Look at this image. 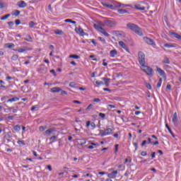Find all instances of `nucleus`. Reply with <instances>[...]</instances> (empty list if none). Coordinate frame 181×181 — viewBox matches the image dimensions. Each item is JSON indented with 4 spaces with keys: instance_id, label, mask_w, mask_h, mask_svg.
<instances>
[{
    "instance_id": "34",
    "label": "nucleus",
    "mask_w": 181,
    "mask_h": 181,
    "mask_svg": "<svg viewBox=\"0 0 181 181\" xmlns=\"http://www.w3.org/2000/svg\"><path fill=\"white\" fill-rule=\"evenodd\" d=\"M18 59H19V56L18 54H13L11 57V60H13V62H16V60H18Z\"/></svg>"
},
{
    "instance_id": "57",
    "label": "nucleus",
    "mask_w": 181,
    "mask_h": 181,
    "mask_svg": "<svg viewBox=\"0 0 181 181\" xmlns=\"http://www.w3.org/2000/svg\"><path fill=\"white\" fill-rule=\"evenodd\" d=\"M119 145L116 144L115 146V153H117V152H118V148H119Z\"/></svg>"
},
{
    "instance_id": "22",
    "label": "nucleus",
    "mask_w": 181,
    "mask_h": 181,
    "mask_svg": "<svg viewBox=\"0 0 181 181\" xmlns=\"http://www.w3.org/2000/svg\"><path fill=\"white\" fill-rule=\"evenodd\" d=\"M116 8H121V6H126V7H131V5L129 4H121V3H116V5H115Z\"/></svg>"
},
{
    "instance_id": "9",
    "label": "nucleus",
    "mask_w": 181,
    "mask_h": 181,
    "mask_svg": "<svg viewBox=\"0 0 181 181\" xmlns=\"http://www.w3.org/2000/svg\"><path fill=\"white\" fill-rule=\"evenodd\" d=\"M157 71L160 74V76L163 77V78H166V73L165 72V71H163V69L157 67Z\"/></svg>"
},
{
    "instance_id": "38",
    "label": "nucleus",
    "mask_w": 181,
    "mask_h": 181,
    "mask_svg": "<svg viewBox=\"0 0 181 181\" xmlns=\"http://www.w3.org/2000/svg\"><path fill=\"white\" fill-rule=\"evenodd\" d=\"M163 63H164L165 64H170V60H169V58L165 57L163 61Z\"/></svg>"
},
{
    "instance_id": "40",
    "label": "nucleus",
    "mask_w": 181,
    "mask_h": 181,
    "mask_svg": "<svg viewBox=\"0 0 181 181\" xmlns=\"http://www.w3.org/2000/svg\"><path fill=\"white\" fill-rule=\"evenodd\" d=\"M7 109H5V112H12V110H13V107H8L6 106Z\"/></svg>"
},
{
    "instance_id": "37",
    "label": "nucleus",
    "mask_w": 181,
    "mask_h": 181,
    "mask_svg": "<svg viewBox=\"0 0 181 181\" xmlns=\"http://www.w3.org/2000/svg\"><path fill=\"white\" fill-rule=\"evenodd\" d=\"M39 108H40L39 105H35L32 107L31 111H35V110L37 111V110H39Z\"/></svg>"
},
{
    "instance_id": "63",
    "label": "nucleus",
    "mask_w": 181,
    "mask_h": 181,
    "mask_svg": "<svg viewBox=\"0 0 181 181\" xmlns=\"http://www.w3.org/2000/svg\"><path fill=\"white\" fill-rule=\"evenodd\" d=\"M146 144H148V141L146 140L143 141V142L141 143V146H145Z\"/></svg>"
},
{
    "instance_id": "62",
    "label": "nucleus",
    "mask_w": 181,
    "mask_h": 181,
    "mask_svg": "<svg viewBox=\"0 0 181 181\" xmlns=\"http://www.w3.org/2000/svg\"><path fill=\"white\" fill-rule=\"evenodd\" d=\"M99 117H100V118H105V114H104V113H99Z\"/></svg>"
},
{
    "instance_id": "32",
    "label": "nucleus",
    "mask_w": 181,
    "mask_h": 181,
    "mask_svg": "<svg viewBox=\"0 0 181 181\" xmlns=\"http://www.w3.org/2000/svg\"><path fill=\"white\" fill-rule=\"evenodd\" d=\"M64 22L67 23H73V25H76V22L71 20V19H66L64 20Z\"/></svg>"
},
{
    "instance_id": "56",
    "label": "nucleus",
    "mask_w": 181,
    "mask_h": 181,
    "mask_svg": "<svg viewBox=\"0 0 181 181\" xmlns=\"http://www.w3.org/2000/svg\"><path fill=\"white\" fill-rule=\"evenodd\" d=\"M15 117L13 116H8L7 117V119H8V121H13Z\"/></svg>"
},
{
    "instance_id": "13",
    "label": "nucleus",
    "mask_w": 181,
    "mask_h": 181,
    "mask_svg": "<svg viewBox=\"0 0 181 181\" xmlns=\"http://www.w3.org/2000/svg\"><path fill=\"white\" fill-rule=\"evenodd\" d=\"M53 132H56V130L54 128H51L45 131V135H46V136H49Z\"/></svg>"
},
{
    "instance_id": "27",
    "label": "nucleus",
    "mask_w": 181,
    "mask_h": 181,
    "mask_svg": "<svg viewBox=\"0 0 181 181\" xmlns=\"http://www.w3.org/2000/svg\"><path fill=\"white\" fill-rule=\"evenodd\" d=\"M118 13H120L121 15H124V13H128V11L125 10V9H118L117 10Z\"/></svg>"
},
{
    "instance_id": "23",
    "label": "nucleus",
    "mask_w": 181,
    "mask_h": 181,
    "mask_svg": "<svg viewBox=\"0 0 181 181\" xmlns=\"http://www.w3.org/2000/svg\"><path fill=\"white\" fill-rule=\"evenodd\" d=\"M4 47H6V49H12V47H15V44L6 43L4 45Z\"/></svg>"
},
{
    "instance_id": "10",
    "label": "nucleus",
    "mask_w": 181,
    "mask_h": 181,
    "mask_svg": "<svg viewBox=\"0 0 181 181\" xmlns=\"http://www.w3.org/2000/svg\"><path fill=\"white\" fill-rule=\"evenodd\" d=\"M47 71V68L45 66V64H41L40 68L37 69V71L40 74L46 73Z\"/></svg>"
},
{
    "instance_id": "51",
    "label": "nucleus",
    "mask_w": 181,
    "mask_h": 181,
    "mask_svg": "<svg viewBox=\"0 0 181 181\" xmlns=\"http://www.w3.org/2000/svg\"><path fill=\"white\" fill-rule=\"evenodd\" d=\"M117 168H118L119 169H121V170H125V165H119L117 166Z\"/></svg>"
},
{
    "instance_id": "12",
    "label": "nucleus",
    "mask_w": 181,
    "mask_h": 181,
    "mask_svg": "<svg viewBox=\"0 0 181 181\" xmlns=\"http://www.w3.org/2000/svg\"><path fill=\"white\" fill-rule=\"evenodd\" d=\"M177 122H179V118H177V113L175 112L173 116V123L174 125H177Z\"/></svg>"
},
{
    "instance_id": "35",
    "label": "nucleus",
    "mask_w": 181,
    "mask_h": 181,
    "mask_svg": "<svg viewBox=\"0 0 181 181\" xmlns=\"http://www.w3.org/2000/svg\"><path fill=\"white\" fill-rule=\"evenodd\" d=\"M173 36L174 37H175L176 39H179L180 40H181V35H179V34H177L176 33H173Z\"/></svg>"
},
{
    "instance_id": "29",
    "label": "nucleus",
    "mask_w": 181,
    "mask_h": 181,
    "mask_svg": "<svg viewBox=\"0 0 181 181\" xmlns=\"http://www.w3.org/2000/svg\"><path fill=\"white\" fill-rule=\"evenodd\" d=\"M56 139H57V136H52L49 138V141H51L50 144H53L56 141Z\"/></svg>"
},
{
    "instance_id": "49",
    "label": "nucleus",
    "mask_w": 181,
    "mask_h": 181,
    "mask_svg": "<svg viewBox=\"0 0 181 181\" xmlns=\"http://www.w3.org/2000/svg\"><path fill=\"white\" fill-rule=\"evenodd\" d=\"M0 83H1V84H0L1 88H6V86H4V84H5V82H4V81L0 80Z\"/></svg>"
},
{
    "instance_id": "44",
    "label": "nucleus",
    "mask_w": 181,
    "mask_h": 181,
    "mask_svg": "<svg viewBox=\"0 0 181 181\" xmlns=\"http://www.w3.org/2000/svg\"><path fill=\"white\" fill-rule=\"evenodd\" d=\"M12 136H11V132H7L6 134L4 136L6 139H11Z\"/></svg>"
},
{
    "instance_id": "1",
    "label": "nucleus",
    "mask_w": 181,
    "mask_h": 181,
    "mask_svg": "<svg viewBox=\"0 0 181 181\" xmlns=\"http://www.w3.org/2000/svg\"><path fill=\"white\" fill-rule=\"evenodd\" d=\"M127 28L136 33V35H138L139 36H144V33H142V29L139 28L136 24L134 23H127Z\"/></svg>"
},
{
    "instance_id": "53",
    "label": "nucleus",
    "mask_w": 181,
    "mask_h": 181,
    "mask_svg": "<svg viewBox=\"0 0 181 181\" xmlns=\"http://www.w3.org/2000/svg\"><path fill=\"white\" fill-rule=\"evenodd\" d=\"M47 128V127L46 126H41L40 127V131H41V132H43V131H45V129H46Z\"/></svg>"
},
{
    "instance_id": "47",
    "label": "nucleus",
    "mask_w": 181,
    "mask_h": 181,
    "mask_svg": "<svg viewBox=\"0 0 181 181\" xmlns=\"http://www.w3.org/2000/svg\"><path fill=\"white\" fill-rule=\"evenodd\" d=\"M69 58L70 59H80V57L78 55L72 54V55L69 56Z\"/></svg>"
},
{
    "instance_id": "4",
    "label": "nucleus",
    "mask_w": 181,
    "mask_h": 181,
    "mask_svg": "<svg viewBox=\"0 0 181 181\" xmlns=\"http://www.w3.org/2000/svg\"><path fill=\"white\" fill-rule=\"evenodd\" d=\"M112 134V129L111 128H107L105 130H100L101 136H107V135H111Z\"/></svg>"
},
{
    "instance_id": "3",
    "label": "nucleus",
    "mask_w": 181,
    "mask_h": 181,
    "mask_svg": "<svg viewBox=\"0 0 181 181\" xmlns=\"http://www.w3.org/2000/svg\"><path fill=\"white\" fill-rule=\"evenodd\" d=\"M139 56V63L141 66H145V54L142 52H139L138 54Z\"/></svg>"
},
{
    "instance_id": "15",
    "label": "nucleus",
    "mask_w": 181,
    "mask_h": 181,
    "mask_svg": "<svg viewBox=\"0 0 181 181\" xmlns=\"http://www.w3.org/2000/svg\"><path fill=\"white\" fill-rule=\"evenodd\" d=\"M18 6L19 8H26V6H28V4L23 1H20L18 2Z\"/></svg>"
},
{
    "instance_id": "2",
    "label": "nucleus",
    "mask_w": 181,
    "mask_h": 181,
    "mask_svg": "<svg viewBox=\"0 0 181 181\" xmlns=\"http://www.w3.org/2000/svg\"><path fill=\"white\" fill-rule=\"evenodd\" d=\"M141 70L147 74V76H153V69L148 66L143 65Z\"/></svg>"
},
{
    "instance_id": "20",
    "label": "nucleus",
    "mask_w": 181,
    "mask_h": 181,
    "mask_svg": "<svg viewBox=\"0 0 181 181\" xmlns=\"http://www.w3.org/2000/svg\"><path fill=\"white\" fill-rule=\"evenodd\" d=\"M134 8L137 9V11H145V7L141 6L140 4L134 5Z\"/></svg>"
},
{
    "instance_id": "41",
    "label": "nucleus",
    "mask_w": 181,
    "mask_h": 181,
    "mask_svg": "<svg viewBox=\"0 0 181 181\" xmlns=\"http://www.w3.org/2000/svg\"><path fill=\"white\" fill-rule=\"evenodd\" d=\"M18 145H20V146H25V141H22V140H18L17 141Z\"/></svg>"
},
{
    "instance_id": "14",
    "label": "nucleus",
    "mask_w": 181,
    "mask_h": 181,
    "mask_svg": "<svg viewBox=\"0 0 181 181\" xmlns=\"http://www.w3.org/2000/svg\"><path fill=\"white\" fill-rule=\"evenodd\" d=\"M86 128H90V127H91L92 129H94L95 128V123L88 121L86 122Z\"/></svg>"
},
{
    "instance_id": "21",
    "label": "nucleus",
    "mask_w": 181,
    "mask_h": 181,
    "mask_svg": "<svg viewBox=\"0 0 181 181\" xmlns=\"http://www.w3.org/2000/svg\"><path fill=\"white\" fill-rule=\"evenodd\" d=\"M165 128H167L168 132L170 134V135H172L173 138H175V134L173 133V132H172V129L168 124H165Z\"/></svg>"
},
{
    "instance_id": "59",
    "label": "nucleus",
    "mask_w": 181,
    "mask_h": 181,
    "mask_svg": "<svg viewBox=\"0 0 181 181\" xmlns=\"http://www.w3.org/2000/svg\"><path fill=\"white\" fill-rule=\"evenodd\" d=\"M98 40H100V42H103V43H105V39L101 37H98Z\"/></svg>"
},
{
    "instance_id": "31",
    "label": "nucleus",
    "mask_w": 181,
    "mask_h": 181,
    "mask_svg": "<svg viewBox=\"0 0 181 181\" xmlns=\"http://www.w3.org/2000/svg\"><path fill=\"white\" fill-rule=\"evenodd\" d=\"M24 40L26 42H32V37L30 35H27L25 37H24Z\"/></svg>"
},
{
    "instance_id": "8",
    "label": "nucleus",
    "mask_w": 181,
    "mask_h": 181,
    "mask_svg": "<svg viewBox=\"0 0 181 181\" xmlns=\"http://www.w3.org/2000/svg\"><path fill=\"white\" fill-rule=\"evenodd\" d=\"M117 175H118V171L115 170V171H112V173L107 174V177H109V179H115V177H117Z\"/></svg>"
},
{
    "instance_id": "16",
    "label": "nucleus",
    "mask_w": 181,
    "mask_h": 181,
    "mask_svg": "<svg viewBox=\"0 0 181 181\" xmlns=\"http://www.w3.org/2000/svg\"><path fill=\"white\" fill-rule=\"evenodd\" d=\"M119 45L120 46V47H122V49H124V50H126L127 52H128V47H127V45H125L123 41H119Z\"/></svg>"
},
{
    "instance_id": "6",
    "label": "nucleus",
    "mask_w": 181,
    "mask_h": 181,
    "mask_svg": "<svg viewBox=\"0 0 181 181\" xmlns=\"http://www.w3.org/2000/svg\"><path fill=\"white\" fill-rule=\"evenodd\" d=\"M105 25L106 26H108V28H113V26H115V21H110V20H105Z\"/></svg>"
},
{
    "instance_id": "39",
    "label": "nucleus",
    "mask_w": 181,
    "mask_h": 181,
    "mask_svg": "<svg viewBox=\"0 0 181 181\" xmlns=\"http://www.w3.org/2000/svg\"><path fill=\"white\" fill-rule=\"evenodd\" d=\"M28 25L31 29H33V28H35V26H36V23H35V22H33V21H30Z\"/></svg>"
},
{
    "instance_id": "30",
    "label": "nucleus",
    "mask_w": 181,
    "mask_h": 181,
    "mask_svg": "<svg viewBox=\"0 0 181 181\" xmlns=\"http://www.w3.org/2000/svg\"><path fill=\"white\" fill-rule=\"evenodd\" d=\"M94 28L95 29H96V30H98V32H100L101 30V29L103 28V27H101V25H100L99 24H94Z\"/></svg>"
},
{
    "instance_id": "64",
    "label": "nucleus",
    "mask_w": 181,
    "mask_h": 181,
    "mask_svg": "<svg viewBox=\"0 0 181 181\" xmlns=\"http://www.w3.org/2000/svg\"><path fill=\"white\" fill-rule=\"evenodd\" d=\"M91 43H93V45H94V46H97V42H95V40H94V39L91 40Z\"/></svg>"
},
{
    "instance_id": "25",
    "label": "nucleus",
    "mask_w": 181,
    "mask_h": 181,
    "mask_svg": "<svg viewBox=\"0 0 181 181\" xmlns=\"http://www.w3.org/2000/svg\"><path fill=\"white\" fill-rule=\"evenodd\" d=\"M27 50H29L26 47H24L23 48H19L18 49V53H25V52H27Z\"/></svg>"
},
{
    "instance_id": "43",
    "label": "nucleus",
    "mask_w": 181,
    "mask_h": 181,
    "mask_svg": "<svg viewBox=\"0 0 181 181\" xmlns=\"http://www.w3.org/2000/svg\"><path fill=\"white\" fill-rule=\"evenodd\" d=\"M76 86H77V83L75 82L69 83V87H71V88H76Z\"/></svg>"
},
{
    "instance_id": "7",
    "label": "nucleus",
    "mask_w": 181,
    "mask_h": 181,
    "mask_svg": "<svg viewBox=\"0 0 181 181\" xmlns=\"http://www.w3.org/2000/svg\"><path fill=\"white\" fill-rule=\"evenodd\" d=\"M102 5L103 6H105L106 8H108L109 9L115 10V8H117V6H115L117 4H115L114 5H112V4H108V3L107 2H103L102 3Z\"/></svg>"
},
{
    "instance_id": "36",
    "label": "nucleus",
    "mask_w": 181,
    "mask_h": 181,
    "mask_svg": "<svg viewBox=\"0 0 181 181\" xmlns=\"http://www.w3.org/2000/svg\"><path fill=\"white\" fill-rule=\"evenodd\" d=\"M55 35H63V30L57 29L54 31Z\"/></svg>"
},
{
    "instance_id": "58",
    "label": "nucleus",
    "mask_w": 181,
    "mask_h": 181,
    "mask_svg": "<svg viewBox=\"0 0 181 181\" xmlns=\"http://www.w3.org/2000/svg\"><path fill=\"white\" fill-rule=\"evenodd\" d=\"M61 94L62 95H67V92L61 89Z\"/></svg>"
},
{
    "instance_id": "17",
    "label": "nucleus",
    "mask_w": 181,
    "mask_h": 181,
    "mask_svg": "<svg viewBox=\"0 0 181 181\" xmlns=\"http://www.w3.org/2000/svg\"><path fill=\"white\" fill-rule=\"evenodd\" d=\"M62 91V88L59 87H54L51 88V93H60Z\"/></svg>"
},
{
    "instance_id": "42",
    "label": "nucleus",
    "mask_w": 181,
    "mask_h": 181,
    "mask_svg": "<svg viewBox=\"0 0 181 181\" xmlns=\"http://www.w3.org/2000/svg\"><path fill=\"white\" fill-rule=\"evenodd\" d=\"M164 47H168V49H170L172 47H176V46H175L172 44H165Z\"/></svg>"
},
{
    "instance_id": "18",
    "label": "nucleus",
    "mask_w": 181,
    "mask_h": 181,
    "mask_svg": "<svg viewBox=\"0 0 181 181\" xmlns=\"http://www.w3.org/2000/svg\"><path fill=\"white\" fill-rule=\"evenodd\" d=\"M99 32H100L102 35H104V36H106V37H110V34H108V33H107L105 29H104L103 28H102V29H100Z\"/></svg>"
},
{
    "instance_id": "61",
    "label": "nucleus",
    "mask_w": 181,
    "mask_h": 181,
    "mask_svg": "<svg viewBox=\"0 0 181 181\" xmlns=\"http://www.w3.org/2000/svg\"><path fill=\"white\" fill-rule=\"evenodd\" d=\"M146 155H148V153H146V151H141V156H146Z\"/></svg>"
},
{
    "instance_id": "19",
    "label": "nucleus",
    "mask_w": 181,
    "mask_h": 181,
    "mask_svg": "<svg viewBox=\"0 0 181 181\" xmlns=\"http://www.w3.org/2000/svg\"><path fill=\"white\" fill-rule=\"evenodd\" d=\"M110 57H115L118 54L117 49H113L110 52Z\"/></svg>"
},
{
    "instance_id": "24",
    "label": "nucleus",
    "mask_w": 181,
    "mask_h": 181,
    "mask_svg": "<svg viewBox=\"0 0 181 181\" xmlns=\"http://www.w3.org/2000/svg\"><path fill=\"white\" fill-rule=\"evenodd\" d=\"M16 101H19V98L18 97H14V98H12L11 99H8L7 100V103H15Z\"/></svg>"
},
{
    "instance_id": "60",
    "label": "nucleus",
    "mask_w": 181,
    "mask_h": 181,
    "mask_svg": "<svg viewBox=\"0 0 181 181\" xmlns=\"http://www.w3.org/2000/svg\"><path fill=\"white\" fill-rule=\"evenodd\" d=\"M146 87H147L148 90H152V86L149 83H146Z\"/></svg>"
},
{
    "instance_id": "11",
    "label": "nucleus",
    "mask_w": 181,
    "mask_h": 181,
    "mask_svg": "<svg viewBox=\"0 0 181 181\" xmlns=\"http://www.w3.org/2000/svg\"><path fill=\"white\" fill-rule=\"evenodd\" d=\"M75 31L80 35V36H84L86 35V33H84V30L81 28H76Z\"/></svg>"
},
{
    "instance_id": "50",
    "label": "nucleus",
    "mask_w": 181,
    "mask_h": 181,
    "mask_svg": "<svg viewBox=\"0 0 181 181\" xmlns=\"http://www.w3.org/2000/svg\"><path fill=\"white\" fill-rule=\"evenodd\" d=\"M83 177H90V179H91V177H93V175H90V173H87L86 175H83Z\"/></svg>"
},
{
    "instance_id": "55",
    "label": "nucleus",
    "mask_w": 181,
    "mask_h": 181,
    "mask_svg": "<svg viewBox=\"0 0 181 181\" xmlns=\"http://www.w3.org/2000/svg\"><path fill=\"white\" fill-rule=\"evenodd\" d=\"M95 83L98 85V86H103V84H104V83L101 81H98L95 82Z\"/></svg>"
},
{
    "instance_id": "46",
    "label": "nucleus",
    "mask_w": 181,
    "mask_h": 181,
    "mask_svg": "<svg viewBox=\"0 0 181 181\" xmlns=\"http://www.w3.org/2000/svg\"><path fill=\"white\" fill-rule=\"evenodd\" d=\"M81 141H80V143H79V145H81V146H83V145H86V139H81L80 140Z\"/></svg>"
},
{
    "instance_id": "28",
    "label": "nucleus",
    "mask_w": 181,
    "mask_h": 181,
    "mask_svg": "<svg viewBox=\"0 0 181 181\" xmlns=\"http://www.w3.org/2000/svg\"><path fill=\"white\" fill-rule=\"evenodd\" d=\"M13 129L16 132H19L21 131V125L17 124V125L14 126Z\"/></svg>"
},
{
    "instance_id": "26",
    "label": "nucleus",
    "mask_w": 181,
    "mask_h": 181,
    "mask_svg": "<svg viewBox=\"0 0 181 181\" xmlns=\"http://www.w3.org/2000/svg\"><path fill=\"white\" fill-rule=\"evenodd\" d=\"M103 80L105 84L106 87H108L110 86V78H103Z\"/></svg>"
},
{
    "instance_id": "52",
    "label": "nucleus",
    "mask_w": 181,
    "mask_h": 181,
    "mask_svg": "<svg viewBox=\"0 0 181 181\" xmlns=\"http://www.w3.org/2000/svg\"><path fill=\"white\" fill-rule=\"evenodd\" d=\"M11 112H13L14 114L18 112V108L15 107H12Z\"/></svg>"
},
{
    "instance_id": "33",
    "label": "nucleus",
    "mask_w": 181,
    "mask_h": 181,
    "mask_svg": "<svg viewBox=\"0 0 181 181\" xmlns=\"http://www.w3.org/2000/svg\"><path fill=\"white\" fill-rule=\"evenodd\" d=\"M20 14H21V11L18 10L14 11V12L11 13L13 16H19Z\"/></svg>"
},
{
    "instance_id": "54",
    "label": "nucleus",
    "mask_w": 181,
    "mask_h": 181,
    "mask_svg": "<svg viewBox=\"0 0 181 181\" xmlns=\"http://www.w3.org/2000/svg\"><path fill=\"white\" fill-rule=\"evenodd\" d=\"M8 25L10 28H12L13 25H15V23H13V21H9L8 22Z\"/></svg>"
},
{
    "instance_id": "5",
    "label": "nucleus",
    "mask_w": 181,
    "mask_h": 181,
    "mask_svg": "<svg viewBox=\"0 0 181 181\" xmlns=\"http://www.w3.org/2000/svg\"><path fill=\"white\" fill-rule=\"evenodd\" d=\"M144 42L147 43V45H150L151 46H156V44L153 41V40L148 37H143Z\"/></svg>"
},
{
    "instance_id": "45",
    "label": "nucleus",
    "mask_w": 181,
    "mask_h": 181,
    "mask_svg": "<svg viewBox=\"0 0 181 181\" xmlns=\"http://www.w3.org/2000/svg\"><path fill=\"white\" fill-rule=\"evenodd\" d=\"M9 16H11V14H6V15H5L4 16H3V17L1 18V21H5V20H6L7 18H8Z\"/></svg>"
},
{
    "instance_id": "48",
    "label": "nucleus",
    "mask_w": 181,
    "mask_h": 181,
    "mask_svg": "<svg viewBox=\"0 0 181 181\" xmlns=\"http://www.w3.org/2000/svg\"><path fill=\"white\" fill-rule=\"evenodd\" d=\"M162 86V78H159V81H158V83H157V87H158V88H160V87Z\"/></svg>"
}]
</instances>
